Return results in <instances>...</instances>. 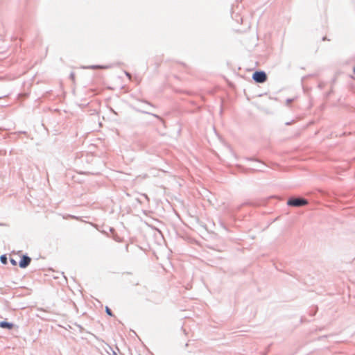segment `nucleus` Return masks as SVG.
Instances as JSON below:
<instances>
[{"label":"nucleus","mask_w":355,"mask_h":355,"mask_svg":"<svg viewBox=\"0 0 355 355\" xmlns=\"http://www.w3.org/2000/svg\"><path fill=\"white\" fill-rule=\"evenodd\" d=\"M308 203V200L305 198L291 197L288 198L286 204L290 207H300L306 205Z\"/></svg>","instance_id":"nucleus-1"},{"label":"nucleus","mask_w":355,"mask_h":355,"mask_svg":"<svg viewBox=\"0 0 355 355\" xmlns=\"http://www.w3.org/2000/svg\"><path fill=\"white\" fill-rule=\"evenodd\" d=\"M252 79L257 83H263L267 80V74L263 71H256L252 74Z\"/></svg>","instance_id":"nucleus-2"},{"label":"nucleus","mask_w":355,"mask_h":355,"mask_svg":"<svg viewBox=\"0 0 355 355\" xmlns=\"http://www.w3.org/2000/svg\"><path fill=\"white\" fill-rule=\"evenodd\" d=\"M31 262V258L28 257L27 254H24L21 257L19 261V266L21 268H26L29 266Z\"/></svg>","instance_id":"nucleus-3"},{"label":"nucleus","mask_w":355,"mask_h":355,"mask_svg":"<svg viewBox=\"0 0 355 355\" xmlns=\"http://www.w3.org/2000/svg\"><path fill=\"white\" fill-rule=\"evenodd\" d=\"M14 327V324L6 320L0 321V327L2 329H12Z\"/></svg>","instance_id":"nucleus-4"},{"label":"nucleus","mask_w":355,"mask_h":355,"mask_svg":"<svg viewBox=\"0 0 355 355\" xmlns=\"http://www.w3.org/2000/svg\"><path fill=\"white\" fill-rule=\"evenodd\" d=\"M136 110L139 112H141V113H143V114H149V115H152L154 117L157 118V119H162L161 117L155 114H153V113H150L148 111H144V110H139V109H136Z\"/></svg>","instance_id":"nucleus-5"},{"label":"nucleus","mask_w":355,"mask_h":355,"mask_svg":"<svg viewBox=\"0 0 355 355\" xmlns=\"http://www.w3.org/2000/svg\"><path fill=\"white\" fill-rule=\"evenodd\" d=\"M0 261L2 264H7L8 257H7L6 254H3L0 257Z\"/></svg>","instance_id":"nucleus-6"},{"label":"nucleus","mask_w":355,"mask_h":355,"mask_svg":"<svg viewBox=\"0 0 355 355\" xmlns=\"http://www.w3.org/2000/svg\"><path fill=\"white\" fill-rule=\"evenodd\" d=\"M105 313L110 316L113 315L112 310L108 306L105 307Z\"/></svg>","instance_id":"nucleus-7"},{"label":"nucleus","mask_w":355,"mask_h":355,"mask_svg":"<svg viewBox=\"0 0 355 355\" xmlns=\"http://www.w3.org/2000/svg\"><path fill=\"white\" fill-rule=\"evenodd\" d=\"M88 68L89 69H103L105 67L103 66H101V65H92V66L89 67Z\"/></svg>","instance_id":"nucleus-8"},{"label":"nucleus","mask_w":355,"mask_h":355,"mask_svg":"<svg viewBox=\"0 0 355 355\" xmlns=\"http://www.w3.org/2000/svg\"><path fill=\"white\" fill-rule=\"evenodd\" d=\"M10 261L12 263V266H16L17 265V261L14 259L10 258Z\"/></svg>","instance_id":"nucleus-9"},{"label":"nucleus","mask_w":355,"mask_h":355,"mask_svg":"<svg viewBox=\"0 0 355 355\" xmlns=\"http://www.w3.org/2000/svg\"><path fill=\"white\" fill-rule=\"evenodd\" d=\"M141 101L144 103H146V104L149 105L150 106L154 107V105L151 103L148 102L146 100H141Z\"/></svg>","instance_id":"nucleus-10"},{"label":"nucleus","mask_w":355,"mask_h":355,"mask_svg":"<svg viewBox=\"0 0 355 355\" xmlns=\"http://www.w3.org/2000/svg\"><path fill=\"white\" fill-rule=\"evenodd\" d=\"M70 76V78H71V80H74V78H75V74H74V73L71 72V73H70V76Z\"/></svg>","instance_id":"nucleus-11"},{"label":"nucleus","mask_w":355,"mask_h":355,"mask_svg":"<svg viewBox=\"0 0 355 355\" xmlns=\"http://www.w3.org/2000/svg\"><path fill=\"white\" fill-rule=\"evenodd\" d=\"M254 171H262V168H259V167H255L254 168H252Z\"/></svg>","instance_id":"nucleus-12"},{"label":"nucleus","mask_w":355,"mask_h":355,"mask_svg":"<svg viewBox=\"0 0 355 355\" xmlns=\"http://www.w3.org/2000/svg\"><path fill=\"white\" fill-rule=\"evenodd\" d=\"M248 159V160H250V161H256V162H259L260 164H261V165L264 166V164H263V163H261V162H259V161H257V160H254V159H252V158H249V159Z\"/></svg>","instance_id":"nucleus-13"},{"label":"nucleus","mask_w":355,"mask_h":355,"mask_svg":"<svg viewBox=\"0 0 355 355\" xmlns=\"http://www.w3.org/2000/svg\"><path fill=\"white\" fill-rule=\"evenodd\" d=\"M293 101V99L291 98H288L286 100V104L288 105L289 103H291V102Z\"/></svg>","instance_id":"nucleus-14"},{"label":"nucleus","mask_w":355,"mask_h":355,"mask_svg":"<svg viewBox=\"0 0 355 355\" xmlns=\"http://www.w3.org/2000/svg\"><path fill=\"white\" fill-rule=\"evenodd\" d=\"M111 349H112L111 348ZM112 355H117L116 352H115L114 350H112Z\"/></svg>","instance_id":"nucleus-15"},{"label":"nucleus","mask_w":355,"mask_h":355,"mask_svg":"<svg viewBox=\"0 0 355 355\" xmlns=\"http://www.w3.org/2000/svg\"><path fill=\"white\" fill-rule=\"evenodd\" d=\"M291 123H292V122H286V125H291Z\"/></svg>","instance_id":"nucleus-16"},{"label":"nucleus","mask_w":355,"mask_h":355,"mask_svg":"<svg viewBox=\"0 0 355 355\" xmlns=\"http://www.w3.org/2000/svg\"><path fill=\"white\" fill-rule=\"evenodd\" d=\"M327 40V37H322V40H324H324Z\"/></svg>","instance_id":"nucleus-17"},{"label":"nucleus","mask_w":355,"mask_h":355,"mask_svg":"<svg viewBox=\"0 0 355 355\" xmlns=\"http://www.w3.org/2000/svg\"><path fill=\"white\" fill-rule=\"evenodd\" d=\"M125 74H126L127 76H130V73H129L126 72Z\"/></svg>","instance_id":"nucleus-18"},{"label":"nucleus","mask_w":355,"mask_h":355,"mask_svg":"<svg viewBox=\"0 0 355 355\" xmlns=\"http://www.w3.org/2000/svg\"><path fill=\"white\" fill-rule=\"evenodd\" d=\"M353 72L355 73V67L353 69Z\"/></svg>","instance_id":"nucleus-19"}]
</instances>
